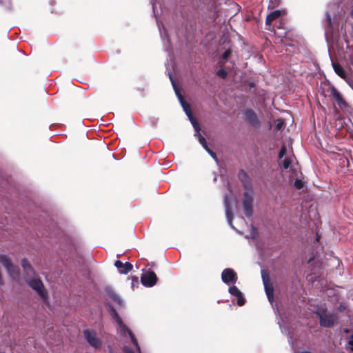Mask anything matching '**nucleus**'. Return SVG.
<instances>
[{"instance_id":"f257e3e1","label":"nucleus","mask_w":353,"mask_h":353,"mask_svg":"<svg viewBox=\"0 0 353 353\" xmlns=\"http://www.w3.org/2000/svg\"><path fill=\"white\" fill-rule=\"evenodd\" d=\"M170 79L172 81L174 90L176 94L180 101V103H181V106L183 107V110L185 111L186 115L188 116L189 120L190 121L192 126L194 127V128L196 131L195 136L197 137L199 142L201 144V145L203 147V148L207 149V148H208L207 141L205 140V138L204 137H203L201 135V134L200 133L199 125L192 114L190 105L184 101L183 97L180 94V93H179V90H177V88L174 83V81L172 79V76L170 74Z\"/></svg>"},{"instance_id":"f03ea898","label":"nucleus","mask_w":353,"mask_h":353,"mask_svg":"<svg viewBox=\"0 0 353 353\" xmlns=\"http://www.w3.org/2000/svg\"><path fill=\"white\" fill-rule=\"evenodd\" d=\"M326 19L328 24V27L325 29V37L328 43L334 45L335 43H338L339 38L341 36L346 41V32L343 30V27L345 26V23H343L341 27V30L338 33H334L332 30V23L331 17L328 13H326Z\"/></svg>"},{"instance_id":"7ed1b4c3","label":"nucleus","mask_w":353,"mask_h":353,"mask_svg":"<svg viewBox=\"0 0 353 353\" xmlns=\"http://www.w3.org/2000/svg\"><path fill=\"white\" fill-rule=\"evenodd\" d=\"M111 315L115 319V321L117 323V329L118 333L124 337L128 336L130 337L131 341L133 343V344L136 347L137 352L139 353H141L140 347L138 345V342H137V339L133 336L132 332L125 326V325L123 324L121 318L119 317V314H117V311L113 308L111 309Z\"/></svg>"},{"instance_id":"20e7f679","label":"nucleus","mask_w":353,"mask_h":353,"mask_svg":"<svg viewBox=\"0 0 353 353\" xmlns=\"http://www.w3.org/2000/svg\"><path fill=\"white\" fill-rule=\"evenodd\" d=\"M30 276H28L26 279L28 285L35 290L42 299H46V292L41 281L37 276L32 278H30Z\"/></svg>"},{"instance_id":"39448f33","label":"nucleus","mask_w":353,"mask_h":353,"mask_svg":"<svg viewBox=\"0 0 353 353\" xmlns=\"http://www.w3.org/2000/svg\"><path fill=\"white\" fill-rule=\"evenodd\" d=\"M0 261L11 277L15 279L19 276V268L13 265L10 260L6 255H0Z\"/></svg>"},{"instance_id":"423d86ee","label":"nucleus","mask_w":353,"mask_h":353,"mask_svg":"<svg viewBox=\"0 0 353 353\" xmlns=\"http://www.w3.org/2000/svg\"><path fill=\"white\" fill-rule=\"evenodd\" d=\"M261 274L265 293L267 294L270 303H272L274 299L273 286L270 281L269 276L266 273V272L265 270H262Z\"/></svg>"},{"instance_id":"0eeeda50","label":"nucleus","mask_w":353,"mask_h":353,"mask_svg":"<svg viewBox=\"0 0 353 353\" xmlns=\"http://www.w3.org/2000/svg\"><path fill=\"white\" fill-rule=\"evenodd\" d=\"M252 196L250 192H245L243 201V205L245 215L250 218L252 216Z\"/></svg>"},{"instance_id":"6e6552de","label":"nucleus","mask_w":353,"mask_h":353,"mask_svg":"<svg viewBox=\"0 0 353 353\" xmlns=\"http://www.w3.org/2000/svg\"><path fill=\"white\" fill-rule=\"evenodd\" d=\"M83 335L88 343L94 348L97 349L101 346V341L97 337L96 334L91 330H85Z\"/></svg>"},{"instance_id":"1a4fd4ad","label":"nucleus","mask_w":353,"mask_h":353,"mask_svg":"<svg viewBox=\"0 0 353 353\" xmlns=\"http://www.w3.org/2000/svg\"><path fill=\"white\" fill-rule=\"evenodd\" d=\"M317 315L320 319L321 325L323 327L332 326L336 320L334 315L326 312H317Z\"/></svg>"},{"instance_id":"9d476101","label":"nucleus","mask_w":353,"mask_h":353,"mask_svg":"<svg viewBox=\"0 0 353 353\" xmlns=\"http://www.w3.org/2000/svg\"><path fill=\"white\" fill-rule=\"evenodd\" d=\"M141 283L144 286L152 287L154 285L157 281L155 273L152 271H147L141 276Z\"/></svg>"},{"instance_id":"9b49d317","label":"nucleus","mask_w":353,"mask_h":353,"mask_svg":"<svg viewBox=\"0 0 353 353\" xmlns=\"http://www.w3.org/2000/svg\"><path fill=\"white\" fill-rule=\"evenodd\" d=\"M221 279L223 283L230 285V283H234L236 281L237 275L232 269L226 268L222 272Z\"/></svg>"},{"instance_id":"f8f14e48","label":"nucleus","mask_w":353,"mask_h":353,"mask_svg":"<svg viewBox=\"0 0 353 353\" xmlns=\"http://www.w3.org/2000/svg\"><path fill=\"white\" fill-rule=\"evenodd\" d=\"M224 205H225V215H226V219H227L228 223L232 229H234V227L233 226L232 223V208L230 205V196L228 195H225L224 197Z\"/></svg>"},{"instance_id":"ddd939ff","label":"nucleus","mask_w":353,"mask_h":353,"mask_svg":"<svg viewBox=\"0 0 353 353\" xmlns=\"http://www.w3.org/2000/svg\"><path fill=\"white\" fill-rule=\"evenodd\" d=\"M330 96L341 108H344L347 106L346 102L343 99L340 93L335 88H333L331 90Z\"/></svg>"},{"instance_id":"4468645a","label":"nucleus","mask_w":353,"mask_h":353,"mask_svg":"<svg viewBox=\"0 0 353 353\" xmlns=\"http://www.w3.org/2000/svg\"><path fill=\"white\" fill-rule=\"evenodd\" d=\"M114 265L121 274H128L133 267L132 265L129 262L123 263L121 261L119 260L115 261Z\"/></svg>"},{"instance_id":"2eb2a0df","label":"nucleus","mask_w":353,"mask_h":353,"mask_svg":"<svg viewBox=\"0 0 353 353\" xmlns=\"http://www.w3.org/2000/svg\"><path fill=\"white\" fill-rule=\"evenodd\" d=\"M244 118L246 121H248L252 124L254 125L258 123L256 115L252 110H245L244 112Z\"/></svg>"},{"instance_id":"dca6fc26","label":"nucleus","mask_w":353,"mask_h":353,"mask_svg":"<svg viewBox=\"0 0 353 353\" xmlns=\"http://www.w3.org/2000/svg\"><path fill=\"white\" fill-rule=\"evenodd\" d=\"M285 12L284 10H274L270 14H268L266 17V24L270 25L271 23L275 20L276 19L279 18L282 14Z\"/></svg>"},{"instance_id":"f3484780","label":"nucleus","mask_w":353,"mask_h":353,"mask_svg":"<svg viewBox=\"0 0 353 353\" xmlns=\"http://www.w3.org/2000/svg\"><path fill=\"white\" fill-rule=\"evenodd\" d=\"M332 66H333V68L334 70V72L339 77H341V78H343L345 81L347 80V79H349L347 77V75H346L345 70L343 69V68L340 64L334 63V62H332Z\"/></svg>"},{"instance_id":"a211bd4d","label":"nucleus","mask_w":353,"mask_h":353,"mask_svg":"<svg viewBox=\"0 0 353 353\" xmlns=\"http://www.w3.org/2000/svg\"><path fill=\"white\" fill-rule=\"evenodd\" d=\"M21 265L26 272V277L28 276H32L34 274V272L33 271V269L30 264V263L26 259H23L21 261Z\"/></svg>"},{"instance_id":"6ab92c4d","label":"nucleus","mask_w":353,"mask_h":353,"mask_svg":"<svg viewBox=\"0 0 353 353\" xmlns=\"http://www.w3.org/2000/svg\"><path fill=\"white\" fill-rule=\"evenodd\" d=\"M109 296L117 304H118L119 305H122L123 301H122L121 299L117 294H115L114 292H110L109 293Z\"/></svg>"},{"instance_id":"aec40b11","label":"nucleus","mask_w":353,"mask_h":353,"mask_svg":"<svg viewBox=\"0 0 353 353\" xmlns=\"http://www.w3.org/2000/svg\"><path fill=\"white\" fill-rule=\"evenodd\" d=\"M229 292L235 296H239L242 293L236 286H231L229 288Z\"/></svg>"},{"instance_id":"412c9836","label":"nucleus","mask_w":353,"mask_h":353,"mask_svg":"<svg viewBox=\"0 0 353 353\" xmlns=\"http://www.w3.org/2000/svg\"><path fill=\"white\" fill-rule=\"evenodd\" d=\"M292 163V159L290 158H286L283 161V167L284 169H288L290 168V165Z\"/></svg>"},{"instance_id":"4be33fe9","label":"nucleus","mask_w":353,"mask_h":353,"mask_svg":"<svg viewBox=\"0 0 353 353\" xmlns=\"http://www.w3.org/2000/svg\"><path fill=\"white\" fill-rule=\"evenodd\" d=\"M303 182L300 179H296V181H294V186L297 189H301L303 187Z\"/></svg>"},{"instance_id":"5701e85b","label":"nucleus","mask_w":353,"mask_h":353,"mask_svg":"<svg viewBox=\"0 0 353 353\" xmlns=\"http://www.w3.org/2000/svg\"><path fill=\"white\" fill-rule=\"evenodd\" d=\"M287 149L285 145H283L279 154V159H282L286 154Z\"/></svg>"},{"instance_id":"b1692460","label":"nucleus","mask_w":353,"mask_h":353,"mask_svg":"<svg viewBox=\"0 0 353 353\" xmlns=\"http://www.w3.org/2000/svg\"><path fill=\"white\" fill-rule=\"evenodd\" d=\"M217 75L219 76L221 78H225L227 76V72L223 69H219L217 71Z\"/></svg>"},{"instance_id":"393cba45","label":"nucleus","mask_w":353,"mask_h":353,"mask_svg":"<svg viewBox=\"0 0 353 353\" xmlns=\"http://www.w3.org/2000/svg\"><path fill=\"white\" fill-rule=\"evenodd\" d=\"M237 298H238V300H237L238 305H239V306L243 305L245 303V299L243 297L242 294L239 296H237Z\"/></svg>"},{"instance_id":"a878e982","label":"nucleus","mask_w":353,"mask_h":353,"mask_svg":"<svg viewBox=\"0 0 353 353\" xmlns=\"http://www.w3.org/2000/svg\"><path fill=\"white\" fill-rule=\"evenodd\" d=\"M208 153L215 160H216V154L215 153L211 150L208 147L207 148V149H205Z\"/></svg>"},{"instance_id":"bb28decb","label":"nucleus","mask_w":353,"mask_h":353,"mask_svg":"<svg viewBox=\"0 0 353 353\" xmlns=\"http://www.w3.org/2000/svg\"><path fill=\"white\" fill-rule=\"evenodd\" d=\"M208 153L215 160H216V154L215 153L211 150L208 147L207 148V149H205Z\"/></svg>"},{"instance_id":"cd10ccee","label":"nucleus","mask_w":353,"mask_h":353,"mask_svg":"<svg viewBox=\"0 0 353 353\" xmlns=\"http://www.w3.org/2000/svg\"><path fill=\"white\" fill-rule=\"evenodd\" d=\"M348 345L350 346V349L351 351H353V334L351 335L349 341Z\"/></svg>"},{"instance_id":"c85d7f7f","label":"nucleus","mask_w":353,"mask_h":353,"mask_svg":"<svg viewBox=\"0 0 353 353\" xmlns=\"http://www.w3.org/2000/svg\"><path fill=\"white\" fill-rule=\"evenodd\" d=\"M230 54V50H226V51L223 53V59H228V57H229Z\"/></svg>"},{"instance_id":"c756f323","label":"nucleus","mask_w":353,"mask_h":353,"mask_svg":"<svg viewBox=\"0 0 353 353\" xmlns=\"http://www.w3.org/2000/svg\"><path fill=\"white\" fill-rule=\"evenodd\" d=\"M351 10L350 12V17L353 19V0H350Z\"/></svg>"},{"instance_id":"7c9ffc66","label":"nucleus","mask_w":353,"mask_h":353,"mask_svg":"<svg viewBox=\"0 0 353 353\" xmlns=\"http://www.w3.org/2000/svg\"><path fill=\"white\" fill-rule=\"evenodd\" d=\"M346 82L353 89V79H347Z\"/></svg>"},{"instance_id":"2f4dec72","label":"nucleus","mask_w":353,"mask_h":353,"mask_svg":"<svg viewBox=\"0 0 353 353\" xmlns=\"http://www.w3.org/2000/svg\"><path fill=\"white\" fill-rule=\"evenodd\" d=\"M283 125V122L281 120L279 121L278 123L276 124V128L281 129L282 128Z\"/></svg>"},{"instance_id":"473e14b6","label":"nucleus","mask_w":353,"mask_h":353,"mask_svg":"<svg viewBox=\"0 0 353 353\" xmlns=\"http://www.w3.org/2000/svg\"><path fill=\"white\" fill-rule=\"evenodd\" d=\"M241 175H243V176H245V177H247L246 174H245V172H241L240 176H241Z\"/></svg>"},{"instance_id":"72a5a7b5","label":"nucleus","mask_w":353,"mask_h":353,"mask_svg":"<svg viewBox=\"0 0 353 353\" xmlns=\"http://www.w3.org/2000/svg\"><path fill=\"white\" fill-rule=\"evenodd\" d=\"M158 26H159V28L160 34H161V35L162 36V30H161V29L160 26H159V23H158Z\"/></svg>"},{"instance_id":"f704fd0d","label":"nucleus","mask_w":353,"mask_h":353,"mask_svg":"<svg viewBox=\"0 0 353 353\" xmlns=\"http://www.w3.org/2000/svg\"><path fill=\"white\" fill-rule=\"evenodd\" d=\"M243 183H244L245 188L246 189H248V188H249V187H248V186H249V185L245 184V181H243Z\"/></svg>"},{"instance_id":"c9c22d12","label":"nucleus","mask_w":353,"mask_h":353,"mask_svg":"<svg viewBox=\"0 0 353 353\" xmlns=\"http://www.w3.org/2000/svg\"><path fill=\"white\" fill-rule=\"evenodd\" d=\"M299 353H310V352H309L307 351H303V352H299Z\"/></svg>"},{"instance_id":"e433bc0d","label":"nucleus","mask_w":353,"mask_h":353,"mask_svg":"<svg viewBox=\"0 0 353 353\" xmlns=\"http://www.w3.org/2000/svg\"><path fill=\"white\" fill-rule=\"evenodd\" d=\"M278 324H279L280 327L281 328V323L280 321L278 322Z\"/></svg>"}]
</instances>
